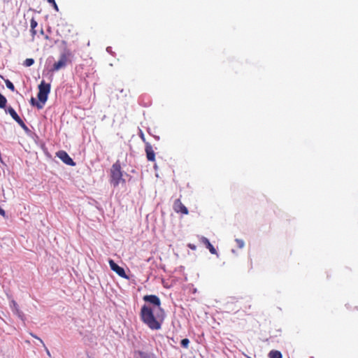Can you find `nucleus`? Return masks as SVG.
Here are the masks:
<instances>
[{
  "label": "nucleus",
  "instance_id": "1",
  "mask_svg": "<svg viewBox=\"0 0 358 358\" xmlns=\"http://www.w3.org/2000/svg\"><path fill=\"white\" fill-rule=\"evenodd\" d=\"M166 317L163 308L155 309L150 306L143 305L140 311V318L150 329L157 331L161 329Z\"/></svg>",
  "mask_w": 358,
  "mask_h": 358
},
{
  "label": "nucleus",
  "instance_id": "2",
  "mask_svg": "<svg viewBox=\"0 0 358 358\" xmlns=\"http://www.w3.org/2000/svg\"><path fill=\"white\" fill-rule=\"evenodd\" d=\"M110 183L117 187L120 183L124 184L125 180L122 178L123 173L121 168V163L117 160L111 166L110 170Z\"/></svg>",
  "mask_w": 358,
  "mask_h": 358
},
{
  "label": "nucleus",
  "instance_id": "3",
  "mask_svg": "<svg viewBox=\"0 0 358 358\" xmlns=\"http://www.w3.org/2000/svg\"><path fill=\"white\" fill-rule=\"evenodd\" d=\"M50 92V84L46 83L44 80L41 81L40 85H38V100L44 103L47 101L48 94Z\"/></svg>",
  "mask_w": 358,
  "mask_h": 358
},
{
  "label": "nucleus",
  "instance_id": "4",
  "mask_svg": "<svg viewBox=\"0 0 358 358\" xmlns=\"http://www.w3.org/2000/svg\"><path fill=\"white\" fill-rule=\"evenodd\" d=\"M6 112L8 113L23 129L28 130L27 125L12 107L10 106L7 108V109H6Z\"/></svg>",
  "mask_w": 358,
  "mask_h": 358
},
{
  "label": "nucleus",
  "instance_id": "5",
  "mask_svg": "<svg viewBox=\"0 0 358 358\" xmlns=\"http://www.w3.org/2000/svg\"><path fill=\"white\" fill-rule=\"evenodd\" d=\"M110 269L115 271L119 276L129 279V277L127 275L124 268L118 266L113 259H110L108 261Z\"/></svg>",
  "mask_w": 358,
  "mask_h": 358
},
{
  "label": "nucleus",
  "instance_id": "6",
  "mask_svg": "<svg viewBox=\"0 0 358 358\" xmlns=\"http://www.w3.org/2000/svg\"><path fill=\"white\" fill-rule=\"evenodd\" d=\"M143 299L145 302H149L155 306V309L162 308L161 307V301L159 298L156 295H145L143 296Z\"/></svg>",
  "mask_w": 358,
  "mask_h": 358
},
{
  "label": "nucleus",
  "instance_id": "7",
  "mask_svg": "<svg viewBox=\"0 0 358 358\" xmlns=\"http://www.w3.org/2000/svg\"><path fill=\"white\" fill-rule=\"evenodd\" d=\"M56 156L67 165L74 166L76 164L70 157L68 153L64 150H59L56 153Z\"/></svg>",
  "mask_w": 358,
  "mask_h": 358
},
{
  "label": "nucleus",
  "instance_id": "8",
  "mask_svg": "<svg viewBox=\"0 0 358 358\" xmlns=\"http://www.w3.org/2000/svg\"><path fill=\"white\" fill-rule=\"evenodd\" d=\"M68 62V57L66 55L63 54L60 56L58 62H55L53 65L52 71H59L64 68Z\"/></svg>",
  "mask_w": 358,
  "mask_h": 358
},
{
  "label": "nucleus",
  "instance_id": "9",
  "mask_svg": "<svg viewBox=\"0 0 358 358\" xmlns=\"http://www.w3.org/2000/svg\"><path fill=\"white\" fill-rule=\"evenodd\" d=\"M173 207L176 213H180L184 215H187L189 213L187 208L182 204L180 199L175 200Z\"/></svg>",
  "mask_w": 358,
  "mask_h": 358
},
{
  "label": "nucleus",
  "instance_id": "10",
  "mask_svg": "<svg viewBox=\"0 0 358 358\" xmlns=\"http://www.w3.org/2000/svg\"><path fill=\"white\" fill-rule=\"evenodd\" d=\"M145 151L146 153L147 159L150 162H155V153L150 143H145Z\"/></svg>",
  "mask_w": 358,
  "mask_h": 358
},
{
  "label": "nucleus",
  "instance_id": "11",
  "mask_svg": "<svg viewBox=\"0 0 358 358\" xmlns=\"http://www.w3.org/2000/svg\"><path fill=\"white\" fill-rule=\"evenodd\" d=\"M134 358H157L152 353H148L141 350H135L134 352Z\"/></svg>",
  "mask_w": 358,
  "mask_h": 358
},
{
  "label": "nucleus",
  "instance_id": "12",
  "mask_svg": "<svg viewBox=\"0 0 358 358\" xmlns=\"http://www.w3.org/2000/svg\"><path fill=\"white\" fill-rule=\"evenodd\" d=\"M200 241L205 245V246L209 250L210 252L213 255H217V251L213 245L210 243L209 240L203 236L199 238Z\"/></svg>",
  "mask_w": 358,
  "mask_h": 358
},
{
  "label": "nucleus",
  "instance_id": "13",
  "mask_svg": "<svg viewBox=\"0 0 358 358\" xmlns=\"http://www.w3.org/2000/svg\"><path fill=\"white\" fill-rule=\"evenodd\" d=\"M268 356V358H282V353L280 351L275 350H271Z\"/></svg>",
  "mask_w": 358,
  "mask_h": 358
},
{
  "label": "nucleus",
  "instance_id": "14",
  "mask_svg": "<svg viewBox=\"0 0 358 358\" xmlns=\"http://www.w3.org/2000/svg\"><path fill=\"white\" fill-rule=\"evenodd\" d=\"M38 25V23L35 20L34 18H31V22H30V26H31V33L32 34V36H35L36 34V27H37Z\"/></svg>",
  "mask_w": 358,
  "mask_h": 358
},
{
  "label": "nucleus",
  "instance_id": "15",
  "mask_svg": "<svg viewBox=\"0 0 358 358\" xmlns=\"http://www.w3.org/2000/svg\"><path fill=\"white\" fill-rule=\"evenodd\" d=\"M30 103L34 106H36L38 109L43 108L44 106V103H42V102H41L40 101H36V100L34 97L31 98Z\"/></svg>",
  "mask_w": 358,
  "mask_h": 358
},
{
  "label": "nucleus",
  "instance_id": "16",
  "mask_svg": "<svg viewBox=\"0 0 358 358\" xmlns=\"http://www.w3.org/2000/svg\"><path fill=\"white\" fill-rule=\"evenodd\" d=\"M7 103L6 98L0 93V108H5Z\"/></svg>",
  "mask_w": 358,
  "mask_h": 358
},
{
  "label": "nucleus",
  "instance_id": "17",
  "mask_svg": "<svg viewBox=\"0 0 358 358\" xmlns=\"http://www.w3.org/2000/svg\"><path fill=\"white\" fill-rule=\"evenodd\" d=\"M34 63V60L31 58H27L24 62V65L25 66H31Z\"/></svg>",
  "mask_w": 358,
  "mask_h": 358
},
{
  "label": "nucleus",
  "instance_id": "18",
  "mask_svg": "<svg viewBox=\"0 0 358 358\" xmlns=\"http://www.w3.org/2000/svg\"><path fill=\"white\" fill-rule=\"evenodd\" d=\"M6 85L11 91L13 92L15 90V86L10 80H6Z\"/></svg>",
  "mask_w": 358,
  "mask_h": 358
},
{
  "label": "nucleus",
  "instance_id": "19",
  "mask_svg": "<svg viewBox=\"0 0 358 358\" xmlns=\"http://www.w3.org/2000/svg\"><path fill=\"white\" fill-rule=\"evenodd\" d=\"M180 343L183 348H187L189 343V341L188 338H184L181 341Z\"/></svg>",
  "mask_w": 358,
  "mask_h": 358
},
{
  "label": "nucleus",
  "instance_id": "20",
  "mask_svg": "<svg viewBox=\"0 0 358 358\" xmlns=\"http://www.w3.org/2000/svg\"><path fill=\"white\" fill-rule=\"evenodd\" d=\"M236 242L239 248H243L245 245L244 241L241 239H236Z\"/></svg>",
  "mask_w": 358,
  "mask_h": 358
},
{
  "label": "nucleus",
  "instance_id": "21",
  "mask_svg": "<svg viewBox=\"0 0 358 358\" xmlns=\"http://www.w3.org/2000/svg\"><path fill=\"white\" fill-rule=\"evenodd\" d=\"M48 2L52 4V6L56 11H59L58 6L55 0H48Z\"/></svg>",
  "mask_w": 358,
  "mask_h": 358
},
{
  "label": "nucleus",
  "instance_id": "22",
  "mask_svg": "<svg viewBox=\"0 0 358 358\" xmlns=\"http://www.w3.org/2000/svg\"><path fill=\"white\" fill-rule=\"evenodd\" d=\"M30 335H31L32 337H34V338H35L38 339V340L41 342V343H42V345H44V343H43V341L40 338H38L37 336L34 335V334H32V333H30Z\"/></svg>",
  "mask_w": 358,
  "mask_h": 358
},
{
  "label": "nucleus",
  "instance_id": "23",
  "mask_svg": "<svg viewBox=\"0 0 358 358\" xmlns=\"http://www.w3.org/2000/svg\"><path fill=\"white\" fill-rule=\"evenodd\" d=\"M188 248H189L191 250H195L196 249V246L194 244H192V243H189L187 245Z\"/></svg>",
  "mask_w": 358,
  "mask_h": 358
},
{
  "label": "nucleus",
  "instance_id": "24",
  "mask_svg": "<svg viewBox=\"0 0 358 358\" xmlns=\"http://www.w3.org/2000/svg\"><path fill=\"white\" fill-rule=\"evenodd\" d=\"M0 215H2L3 217L6 216L5 210L3 209H2L1 207H0Z\"/></svg>",
  "mask_w": 358,
  "mask_h": 358
},
{
  "label": "nucleus",
  "instance_id": "25",
  "mask_svg": "<svg viewBox=\"0 0 358 358\" xmlns=\"http://www.w3.org/2000/svg\"><path fill=\"white\" fill-rule=\"evenodd\" d=\"M43 346L44 347V348H45V351H46V352H47V355H48L49 357H50V356H51V355H50V352H49L48 349L46 348L45 345L44 344V345H43Z\"/></svg>",
  "mask_w": 358,
  "mask_h": 358
},
{
  "label": "nucleus",
  "instance_id": "26",
  "mask_svg": "<svg viewBox=\"0 0 358 358\" xmlns=\"http://www.w3.org/2000/svg\"><path fill=\"white\" fill-rule=\"evenodd\" d=\"M141 138L143 139V141H145V138H144V136H143V134H142V135H141Z\"/></svg>",
  "mask_w": 358,
  "mask_h": 358
},
{
  "label": "nucleus",
  "instance_id": "27",
  "mask_svg": "<svg viewBox=\"0 0 358 358\" xmlns=\"http://www.w3.org/2000/svg\"><path fill=\"white\" fill-rule=\"evenodd\" d=\"M41 34H43V29H41Z\"/></svg>",
  "mask_w": 358,
  "mask_h": 358
}]
</instances>
